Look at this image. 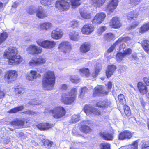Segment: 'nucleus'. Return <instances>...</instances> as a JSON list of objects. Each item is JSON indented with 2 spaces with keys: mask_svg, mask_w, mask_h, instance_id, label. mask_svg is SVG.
Masks as SVG:
<instances>
[{
  "mask_svg": "<svg viewBox=\"0 0 149 149\" xmlns=\"http://www.w3.org/2000/svg\"><path fill=\"white\" fill-rule=\"evenodd\" d=\"M94 27L91 24H87L85 25L82 29V32L84 34H89L94 30Z\"/></svg>",
  "mask_w": 149,
  "mask_h": 149,
  "instance_id": "a211bd4d",
  "label": "nucleus"
},
{
  "mask_svg": "<svg viewBox=\"0 0 149 149\" xmlns=\"http://www.w3.org/2000/svg\"><path fill=\"white\" fill-rule=\"evenodd\" d=\"M123 51L125 52L123 53L124 54V56H125L126 55H127L130 54V48H128L127 50H124V49Z\"/></svg>",
  "mask_w": 149,
  "mask_h": 149,
  "instance_id": "69168bd1",
  "label": "nucleus"
},
{
  "mask_svg": "<svg viewBox=\"0 0 149 149\" xmlns=\"http://www.w3.org/2000/svg\"><path fill=\"white\" fill-rule=\"evenodd\" d=\"M78 32L72 31L70 34V37L71 39L73 40H76L78 39Z\"/></svg>",
  "mask_w": 149,
  "mask_h": 149,
  "instance_id": "72a5a7b5",
  "label": "nucleus"
},
{
  "mask_svg": "<svg viewBox=\"0 0 149 149\" xmlns=\"http://www.w3.org/2000/svg\"><path fill=\"white\" fill-rule=\"evenodd\" d=\"M28 52L32 54H37L41 53L42 49L39 47L32 45L29 46L27 49Z\"/></svg>",
  "mask_w": 149,
  "mask_h": 149,
  "instance_id": "9b49d317",
  "label": "nucleus"
},
{
  "mask_svg": "<svg viewBox=\"0 0 149 149\" xmlns=\"http://www.w3.org/2000/svg\"><path fill=\"white\" fill-rule=\"evenodd\" d=\"M24 113L25 114L35 115L36 114V112H34L32 111L28 110L24 112Z\"/></svg>",
  "mask_w": 149,
  "mask_h": 149,
  "instance_id": "680f3d73",
  "label": "nucleus"
},
{
  "mask_svg": "<svg viewBox=\"0 0 149 149\" xmlns=\"http://www.w3.org/2000/svg\"><path fill=\"white\" fill-rule=\"evenodd\" d=\"M141 45L145 52L149 54V40H143L141 43Z\"/></svg>",
  "mask_w": 149,
  "mask_h": 149,
  "instance_id": "cd10ccee",
  "label": "nucleus"
},
{
  "mask_svg": "<svg viewBox=\"0 0 149 149\" xmlns=\"http://www.w3.org/2000/svg\"><path fill=\"white\" fill-rule=\"evenodd\" d=\"M72 133L74 134L75 135H81L80 134H79V133L76 131V128H74V129H73V130H72Z\"/></svg>",
  "mask_w": 149,
  "mask_h": 149,
  "instance_id": "774afa93",
  "label": "nucleus"
},
{
  "mask_svg": "<svg viewBox=\"0 0 149 149\" xmlns=\"http://www.w3.org/2000/svg\"><path fill=\"white\" fill-rule=\"evenodd\" d=\"M36 59L38 65L44 64L46 61L45 58L43 56L36 58Z\"/></svg>",
  "mask_w": 149,
  "mask_h": 149,
  "instance_id": "f704fd0d",
  "label": "nucleus"
},
{
  "mask_svg": "<svg viewBox=\"0 0 149 149\" xmlns=\"http://www.w3.org/2000/svg\"><path fill=\"white\" fill-rule=\"evenodd\" d=\"M125 57L124 54L122 52H119L117 53L116 56V59L118 62H120Z\"/></svg>",
  "mask_w": 149,
  "mask_h": 149,
  "instance_id": "c9c22d12",
  "label": "nucleus"
},
{
  "mask_svg": "<svg viewBox=\"0 0 149 149\" xmlns=\"http://www.w3.org/2000/svg\"><path fill=\"white\" fill-rule=\"evenodd\" d=\"M139 140H138L135 141L131 144L132 146L131 147V149H138V142Z\"/></svg>",
  "mask_w": 149,
  "mask_h": 149,
  "instance_id": "3c124183",
  "label": "nucleus"
},
{
  "mask_svg": "<svg viewBox=\"0 0 149 149\" xmlns=\"http://www.w3.org/2000/svg\"><path fill=\"white\" fill-rule=\"evenodd\" d=\"M100 136L104 139L106 140L112 141L113 139V134L107 132H101Z\"/></svg>",
  "mask_w": 149,
  "mask_h": 149,
  "instance_id": "412c9836",
  "label": "nucleus"
},
{
  "mask_svg": "<svg viewBox=\"0 0 149 149\" xmlns=\"http://www.w3.org/2000/svg\"><path fill=\"white\" fill-rule=\"evenodd\" d=\"M105 39L107 40H111L114 38V36L111 33H108L105 34L104 36Z\"/></svg>",
  "mask_w": 149,
  "mask_h": 149,
  "instance_id": "de8ad7c7",
  "label": "nucleus"
},
{
  "mask_svg": "<svg viewBox=\"0 0 149 149\" xmlns=\"http://www.w3.org/2000/svg\"><path fill=\"white\" fill-rule=\"evenodd\" d=\"M101 65L100 64H98L95 67V70L94 72L93 73L92 76L93 77H96L100 72V70L101 69Z\"/></svg>",
  "mask_w": 149,
  "mask_h": 149,
  "instance_id": "58836bf2",
  "label": "nucleus"
},
{
  "mask_svg": "<svg viewBox=\"0 0 149 149\" xmlns=\"http://www.w3.org/2000/svg\"><path fill=\"white\" fill-rule=\"evenodd\" d=\"M36 62V59L34 58L30 61L29 63V64L31 67H33L38 65Z\"/></svg>",
  "mask_w": 149,
  "mask_h": 149,
  "instance_id": "09e8293b",
  "label": "nucleus"
},
{
  "mask_svg": "<svg viewBox=\"0 0 149 149\" xmlns=\"http://www.w3.org/2000/svg\"><path fill=\"white\" fill-rule=\"evenodd\" d=\"M116 69L115 66L111 65L109 66L106 71V74L108 78L110 77L113 74Z\"/></svg>",
  "mask_w": 149,
  "mask_h": 149,
  "instance_id": "bb28decb",
  "label": "nucleus"
},
{
  "mask_svg": "<svg viewBox=\"0 0 149 149\" xmlns=\"http://www.w3.org/2000/svg\"><path fill=\"white\" fill-rule=\"evenodd\" d=\"M55 6L58 9L62 11H66L70 8V3L65 0L58 1L56 3Z\"/></svg>",
  "mask_w": 149,
  "mask_h": 149,
  "instance_id": "0eeeda50",
  "label": "nucleus"
},
{
  "mask_svg": "<svg viewBox=\"0 0 149 149\" xmlns=\"http://www.w3.org/2000/svg\"><path fill=\"white\" fill-rule=\"evenodd\" d=\"M73 8H75L81 4L80 0H70Z\"/></svg>",
  "mask_w": 149,
  "mask_h": 149,
  "instance_id": "ea45409f",
  "label": "nucleus"
},
{
  "mask_svg": "<svg viewBox=\"0 0 149 149\" xmlns=\"http://www.w3.org/2000/svg\"><path fill=\"white\" fill-rule=\"evenodd\" d=\"M137 87L140 93L143 95L146 94L148 92V88L146 85L142 82L139 81L137 84Z\"/></svg>",
  "mask_w": 149,
  "mask_h": 149,
  "instance_id": "dca6fc26",
  "label": "nucleus"
},
{
  "mask_svg": "<svg viewBox=\"0 0 149 149\" xmlns=\"http://www.w3.org/2000/svg\"><path fill=\"white\" fill-rule=\"evenodd\" d=\"M143 81L146 85L149 86V77H144L143 79Z\"/></svg>",
  "mask_w": 149,
  "mask_h": 149,
  "instance_id": "13d9d810",
  "label": "nucleus"
},
{
  "mask_svg": "<svg viewBox=\"0 0 149 149\" xmlns=\"http://www.w3.org/2000/svg\"><path fill=\"white\" fill-rule=\"evenodd\" d=\"M96 105L99 107H106L110 106L111 105V103L108 100H106L100 101L96 104Z\"/></svg>",
  "mask_w": 149,
  "mask_h": 149,
  "instance_id": "b1692460",
  "label": "nucleus"
},
{
  "mask_svg": "<svg viewBox=\"0 0 149 149\" xmlns=\"http://www.w3.org/2000/svg\"><path fill=\"white\" fill-rule=\"evenodd\" d=\"M40 2L41 4L45 6H48L49 5H50V3H49V2L47 3V2L46 1V0H43L41 1H40Z\"/></svg>",
  "mask_w": 149,
  "mask_h": 149,
  "instance_id": "e2e57ef3",
  "label": "nucleus"
},
{
  "mask_svg": "<svg viewBox=\"0 0 149 149\" xmlns=\"http://www.w3.org/2000/svg\"><path fill=\"white\" fill-rule=\"evenodd\" d=\"M130 133L129 131L125 130L121 132L119 135V139L123 140L130 138Z\"/></svg>",
  "mask_w": 149,
  "mask_h": 149,
  "instance_id": "5701e85b",
  "label": "nucleus"
},
{
  "mask_svg": "<svg viewBox=\"0 0 149 149\" xmlns=\"http://www.w3.org/2000/svg\"><path fill=\"white\" fill-rule=\"evenodd\" d=\"M23 109L24 107L23 106L17 107L15 108L11 109L8 111V112L11 113H15L17 112L21 111Z\"/></svg>",
  "mask_w": 149,
  "mask_h": 149,
  "instance_id": "4c0bfd02",
  "label": "nucleus"
},
{
  "mask_svg": "<svg viewBox=\"0 0 149 149\" xmlns=\"http://www.w3.org/2000/svg\"><path fill=\"white\" fill-rule=\"evenodd\" d=\"M31 72V70L27 74H26V79L30 81H33L34 80L32 78L33 76Z\"/></svg>",
  "mask_w": 149,
  "mask_h": 149,
  "instance_id": "603ef678",
  "label": "nucleus"
},
{
  "mask_svg": "<svg viewBox=\"0 0 149 149\" xmlns=\"http://www.w3.org/2000/svg\"><path fill=\"white\" fill-rule=\"evenodd\" d=\"M37 126L40 130H45L51 128L52 125L48 123H41L39 124Z\"/></svg>",
  "mask_w": 149,
  "mask_h": 149,
  "instance_id": "c85d7f7f",
  "label": "nucleus"
},
{
  "mask_svg": "<svg viewBox=\"0 0 149 149\" xmlns=\"http://www.w3.org/2000/svg\"><path fill=\"white\" fill-rule=\"evenodd\" d=\"M7 37V34L6 32H3L0 34V44L5 40Z\"/></svg>",
  "mask_w": 149,
  "mask_h": 149,
  "instance_id": "37998d69",
  "label": "nucleus"
},
{
  "mask_svg": "<svg viewBox=\"0 0 149 149\" xmlns=\"http://www.w3.org/2000/svg\"><path fill=\"white\" fill-rule=\"evenodd\" d=\"M140 102L142 107L143 108H144L146 105V102L142 98L141 99Z\"/></svg>",
  "mask_w": 149,
  "mask_h": 149,
  "instance_id": "0e129e2a",
  "label": "nucleus"
},
{
  "mask_svg": "<svg viewBox=\"0 0 149 149\" xmlns=\"http://www.w3.org/2000/svg\"><path fill=\"white\" fill-rule=\"evenodd\" d=\"M58 49L65 53H68L72 49L71 45L68 42H61L58 47Z\"/></svg>",
  "mask_w": 149,
  "mask_h": 149,
  "instance_id": "1a4fd4ad",
  "label": "nucleus"
},
{
  "mask_svg": "<svg viewBox=\"0 0 149 149\" xmlns=\"http://www.w3.org/2000/svg\"><path fill=\"white\" fill-rule=\"evenodd\" d=\"M4 55L8 60V63L10 65L19 64L22 61V58L17 54V49L14 47H9L7 50L4 52Z\"/></svg>",
  "mask_w": 149,
  "mask_h": 149,
  "instance_id": "f257e3e1",
  "label": "nucleus"
},
{
  "mask_svg": "<svg viewBox=\"0 0 149 149\" xmlns=\"http://www.w3.org/2000/svg\"><path fill=\"white\" fill-rule=\"evenodd\" d=\"M118 0H111L107 5L106 8V10L107 11L113 12L116 8L118 4Z\"/></svg>",
  "mask_w": 149,
  "mask_h": 149,
  "instance_id": "4468645a",
  "label": "nucleus"
},
{
  "mask_svg": "<svg viewBox=\"0 0 149 149\" xmlns=\"http://www.w3.org/2000/svg\"><path fill=\"white\" fill-rule=\"evenodd\" d=\"M87 88L86 87H84L81 88V91L79 95V97L82 98L84 95L85 93L87 92Z\"/></svg>",
  "mask_w": 149,
  "mask_h": 149,
  "instance_id": "8fccbe9b",
  "label": "nucleus"
},
{
  "mask_svg": "<svg viewBox=\"0 0 149 149\" xmlns=\"http://www.w3.org/2000/svg\"><path fill=\"white\" fill-rule=\"evenodd\" d=\"M141 149H149V146L148 143H143L142 145Z\"/></svg>",
  "mask_w": 149,
  "mask_h": 149,
  "instance_id": "bf43d9fd",
  "label": "nucleus"
},
{
  "mask_svg": "<svg viewBox=\"0 0 149 149\" xmlns=\"http://www.w3.org/2000/svg\"><path fill=\"white\" fill-rule=\"evenodd\" d=\"M17 76L16 71L15 70H10L5 75L4 79L7 82L10 83L16 79Z\"/></svg>",
  "mask_w": 149,
  "mask_h": 149,
  "instance_id": "6e6552de",
  "label": "nucleus"
},
{
  "mask_svg": "<svg viewBox=\"0 0 149 149\" xmlns=\"http://www.w3.org/2000/svg\"><path fill=\"white\" fill-rule=\"evenodd\" d=\"M80 14L81 17L84 19H89L92 17L91 13L86 10L80 11Z\"/></svg>",
  "mask_w": 149,
  "mask_h": 149,
  "instance_id": "c756f323",
  "label": "nucleus"
},
{
  "mask_svg": "<svg viewBox=\"0 0 149 149\" xmlns=\"http://www.w3.org/2000/svg\"><path fill=\"white\" fill-rule=\"evenodd\" d=\"M36 16L39 18L42 19L46 17L47 14L45 11L40 7L36 10Z\"/></svg>",
  "mask_w": 149,
  "mask_h": 149,
  "instance_id": "6ab92c4d",
  "label": "nucleus"
},
{
  "mask_svg": "<svg viewBox=\"0 0 149 149\" xmlns=\"http://www.w3.org/2000/svg\"><path fill=\"white\" fill-rule=\"evenodd\" d=\"M55 76L53 72L49 71L44 74L42 80V85L46 90H51L55 82Z\"/></svg>",
  "mask_w": 149,
  "mask_h": 149,
  "instance_id": "f03ea898",
  "label": "nucleus"
},
{
  "mask_svg": "<svg viewBox=\"0 0 149 149\" xmlns=\"http://www.w3.org/2000/svg\"><path fill=\"white\" fill-rule=\"evenodd\" d=\"M63 34V32L61 29H57L52 31L51 37L54 39L57 40L61 38Z\"/></svg>",
  "mask_w": 149,
  "mask_h": 149,
  "instance_id": "2eb2a0df",
  "label": "nucleus"
},
{
  "mask_svg": "<svg viewBox=\"0 0 149 149\" xmlns=\"http://www.w3.org/2000/svg\"><path fill=\"white\" fill-rule=\"evenodd\" d=\"M130 40V38L128 37H121L119 38L118 39L116 42L111 46L109 49L108 50V52L110 53L112 52L116 46L117 45L121 44V43L124 42H127Z\"/></svg>",
  "mask_w": 149,
  "mask_h": 149,
  "instance_id": "9d476101",
  "label": "nucleus"
},
{
  "mask_svg": "<svg viewBox=\"0 0 149 149\" xmlns=\"http://www.w3.org/2000/svg\"><path fill=\"white\" fill-rule=\"evenodd\" d=\"M52 26L51 24L49 22L42 23L40 24V27L42 29L48 30Z\"/></svg>",
  "mask_w": 149,
  "mask_h": 149,
  "instance_id": "473e14b6",
  "label": "nucleus"
},
{
  "mask_svg": "<svg viewBox=\"0 0 149 149\" xmlns=\"http://www.w3.org/2000/svg\"><path fill=\"white\" fill-rule=\"evenodd\" d=\"M36 11L34 7H31L27 10L28 13L31 15L33 14Z\"/></svg>",
  "mask_w": 149,
  "mask_h": 149,
  "instance_id": "5fc2aeb1",
  "label": "nucleus"
},
{
  "mask_svg": "<svg viewBox=\"0 0 149 149\" xmlns=\"http://www.w3.org/2000/svg\"><path fill=\"white\" fill-rule=\"evenodd\" d=\"M107 92L105 90L103 86L97 85L94 88L93 95L94 96L101 95L102 94H107Z\"/></svg>",
  "mask_w": 149,
  "mask_h": 149,
  "instance_id": "f8f14e48",
  "label": "nucleus"
},
{
  "mask_svg": "<svg viewBox=\"0 0 149 149\" xmlns=\"http://www.w3.org/2000/svg\"><path fill=\"white\" fill-rule=\"evenodd\" d=\"M139 23L138 22L134 21L133 20L132 22V24H131V29H134L138 25Z\"/></svg>",
  "mask_w": 149,
  "mask_h": 149,
  "instance_id": "864d4df0",
  "label": "nucleus"
},
{
  "mask_svg": "<svg viewBox=\"0 0 149 149\" xmlns=\"http://www.w3.org/2000/svg\"><path fill=\"white\" fill-rule=\"evenodd\" d=\"M53 143L48 140H46L44 142V144L45 146L48 149H49L52 145Z\"/></svg>",
  "mask_w": 149,
  "mask_h": 149,
  "instance_id": "a18cd8bd",
  "label": "nucleus"
},
{
  "mask_svg": "<svg viewBox=\"0 0 149 149\" xmlns=\"http://www.w3.org/2000/svg\"><path fill=\"white\" fill-rule=\"evenodd\" d=\"M70 79V81L73 83L77 84L80 81V79L77 76H71Z\"/></svg>",
  "mask_w": 149,
  "mask_h": 149,
  "instance_id": "e433bc0d",
  "label": "nucleus"
},
{
  "mask_svg": "<svg viewBox=\"0 0 149 149\" xmlns=\"http://www.w3.org/2000/svg\"><path fill=\"white\" fill-rule=\"evenodd\" d=\"M24 121L19 120L13 121L10 122V124L12 125L17 128L20 127H24Z\"/></svg>",
  "mask_w": 149,
  "mask_h": 149,
  "instance_id": "393cba45",
  "label": "nucleus"
},
{
  "mask_svg": "<svg viewBox=\"0 0 149 149\" xmlns=\"http://www.w3.org/2000/svg\"><path fill=\"white\" fill-rule=\"evenodd\" d=\"M138 14L136 12L133 11L131 13V20H132L134 18H136L138 16Z\"/></svg>",
  "mask_w": 149,
  "mask_h": 149,
  "instance_id": "6e6d98bb",
  "label": "nucleus"
},
{
  "mask_svg": "<svg viewBox=\"0 0 149 149\" xmlns=\"http://www.w3.org/2000/svg\"><path fill=\"white\" fill-rule=\"evenodd\" d=\"M106 29V27L104 26L100 27L98 29L97 33L98 34H101L105 31Z\"/></svg>",
  "mask_w": 149,
  "mask_h": 149,
  "instance_id": "4d7b16f0",
  "label": "nucleus"
},
{
  "mask_svg": "<svg viewBox=\"0 0 149 149\" xmlns=\"http://www.w3.org/2000/svg\"><path fill=\"white\" fill-rule=\"evenodd\" d=\"M148 31H149V22L145 23L140 27L139 32L141 33H143Z\"/></svg>",
  "mask_w": 149,
  "mask_h": 149,
  "instance_id": "7c9ffc66",
  "label": "nucleus"
},
{
  "mask_svg": "<svg viewBox=\"0 0 149 149\" xmlns=\"http://www.w3.org/2000/svg\"><path fill=\"white\" fill-rule=\"evenodd\" d=\"M36 42L38 45L47 49L54 48L56 45V43L54 41L41 39L38 40Z\"/></svg>",
  "mask_w": 149,
  "mask_h": 149,
  "instance_id": "20e7f679",
  "label": "nucleus"
},
{
  "mask_svg": "<svg viewBox=\"0 0 149 149\" xmlns=\"http://www.w3.org/2000/svg\"><path fill=\"white\" fill-rule=\"evenodd\" d=\"M79 117L76 115H73L70 120V122L73 123H75L80 120Z\"/></svg>",
  "mask_w": 149,
  "mask_h": 149,
  "instance_id": "79ce46f5",
  "label": "nucleus"
},
{
  "mask_svg": "<svg viewBox=\"0 0 149 149\" xmlns=\"http://www.w3.org/2000/svg\"><path fill=\"white\" fill-rule=\"evenodd\" d=\"M84 111L88 116H91L92 114L94 115L101 114V112L97 109L90 105H86L84 108Z\"/></svg>",
  "mask_w": 149,
  "mask_h": 149,
  "instance_id": "423d86ee",
  "label": "nucleus"
},
{
  "mask_svg": "<svg viewBox=\"0 0 149 149\" xmlns=\"http://www.w3.org/2000/svg\"><path fill=\"white\" fill-rule=\"evenodd\" d=\"M42 102L40 100H35V102L33 104L34 105H39Z\"/></svg>",
  "mask_w": 149,
  "mask_h": 149,
  "instance_id": "338daca9",
  "label": "nucleus"
},
{
  "mask_svg": "<svg viewBox=\"0 0 149 149\" xmlns=\"http://www.w3.org/2000/svg\"><path fill=\"white\" fill-rule=\"evenodd\" d=\"M80 72L82 76L88 77L90 75L89 70L87 68H83L80 70Z\"/></svg>",
  "mask_w": 149,
  "mask_h": 149,
  "instance_id": "2f4dec72",
  "label": "nucleus"
},
{
  "mask_svg": "<svg viewBox=\"0 0 149 149\" xmlns=\"http://www.w3.org/2000/svg\"><path fill=\"white\" fill-rule=\"evenodd\" d=\"M106 16L105 14L103 12L97 13L94 17L93 20V23L100 24L104 21Z\"/></svg>",
  "mask_w": 149,
  "mask_h": 149,
  "instance_id": "ddd939ff",
  "label": "nucleus"
},
{
  "mask_svg": "<svg viewBox=\"0 0 149 149\" xmlns=\"http://www.w3.org/2000/svg\"><path fill=\"white\" fill-rule=\"evenodd\" d=\"M83 123L84 124L80 127V130L81 132L87 133L91 132V129L87 126V125H89V122L88 121H84Z\"/></svg>",
  "mask_w": 149,
  "mask_h": 149,
  "instance_id": "aec40b11",
  "label": "nucleus"
},
{
  "mask_svg": "<svg viewBox=\"0 0 149 149\" xmlns=\"http://www.w3.org/2000/svg\"><path fill=\"white\" fill-rule=\"evenodd\" d=\"M106 0H90L91 3L96 7H100L102 6Z\"/></svg>",
  "mask_w": 149,
  "mask_h": 149,
  "instance_id": "a878e982",
  "label": "nucleus"
},
{
  "mask_svg": "<svg viewBox=\"0 0 149 149\" xmlns=\"http://www.w3.org/2000/svg\"><path fill=\"white\" fill-rule=\"evenodd\" d=\"M110 25L112 28H118L121 26V23L118 17H115L113 18L110 22Z\"/></svg>",
  "mask_w": 149,
  "mask_h": 149,
  "instance_id": "f3484780",
  "label": "nucleus"
},
{
  "mask_svg": "<svg viewBox=\"0 0 149 149\" xmlns=\"http://www.w3.org/2000/svg\"><path fill=\"white\" fill-rule=\"evenodd\" d=\"M32 73V79H36L38 78H40L41 77V74L36 71L33 70H31Z\"/></svg>",
  "mask_w": 149,
  "mask_h": 149,
  "instance_id": "a19ab883",
  "label": "nucleus"
},
{
  "mask_svg": "<svg viewBox=\"0 0 149 149\" xmlns=\"http://www.w3.org/2000/svg\"><path fill=\"white\" fill-rule=\"evenodd\" d=\"M118 99L120 102L121 104H124L125 103V99L123 94H120L118 96Z\"/></svg>",
  "mask_w": 149,
  "mask_h": 149,
  "instance_id": "c03bdc74",
  "label": "nucleus"
},
{
  "mask_svg": "<svg viewBox=\"0 0 149 149\" xmlns=\"http://www.w3.org/2000/svg\"><path fill=\"white\" fill-rule=\"evenodd\" d=\"M52 113L53 116L55 118H59L63 116L66 113L64 108L61 106L55 107L50 111Z\"/></svg>",
  "mask_w": 149,
  "mask_h": 149,
  "instance_id": "39448f33",
  "label": "nucleus"
},
{
  "mask_svg": "<svg viewBox=\"0 0 149 149\" xmlns=\"http://www.w3.org/2000/svg\"><path fill=\"white\" fill-rule=\"evenodd\" d=\"M91 47V44L89 42H86L81 46L80 52L82 53H86L90 50Z\"/></svg>",
  "mask_w": 149,
  "mask_h": 149,
  "instance_id": "4be33fe9",
  "label": "nucleus"
},
{
  "mask_svg": "<svg viewBox=\"0 0 149 149\" xmlns=\"http://www.w3.org/2000/svg\"><path fill=\"white\" fill-rule=\"evenodd\" d=\"M77 94V89L74 88L70 90L69 93L63 94L61 97L60 100L65 104H71L74 102Z\"/></svg>",
  "mask_w": 149,
  "mask_h": 149,
  "instance_id": "7ed1b4c3",
  "label": "nucleus"
},
{
  "mask_svg": "<svg viewBox=\"0 0 149 149\" xmlns=\"http://www.w3.org/2000/svg\"><path fill=\"white\" fill-rule=\"evenodd\" d=\"M141 1V0H132L131 1L133 5L136 6Z\"/></svg>",
  "mask_w": 149,
  "mask_h": 149,
  "instance_id": "052dcab7",
  "label": "nucleus"
},
{
  "mask_svg": "<svg viewBox=\"0 0 149 149\" xmlns=\"http://www.w3.org/2000/svg\"><path fill=\"white\" fill-rule=\"evenodd\" d=\"M124 112L126 115L127 116H130V111L129 107L127 105L124 106Z\"/></svg>",
  "mask_w": 149,
  "mask_h": 149,
  "instance_id": "49530a36",
  "label": "nucleus"
}]
</instances>
